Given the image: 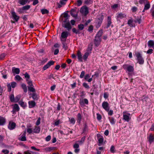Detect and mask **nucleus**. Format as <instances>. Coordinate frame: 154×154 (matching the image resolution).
<instances>
[{
    "label": "nucleus",
    "instance_id": "obj_1",
    "mask_svg": "<svg viewBox=\"0 0 154 154\" xmlns=\"http://www.w3.org/2000/svg\"><path fill=\"white\" fill-rule=\"evenodd\" d=\"M122 67L124 69L126 70L129 72L128 74L129 75L133 72L134 70L133 66L127 64L123 65Z\"/></svg>",
    "mask_w": 154,
    "mask_h": 154
},
{
    "label": "nucleus",
    "instance_id": "obj_2",
    "mask_svg": "<svg viewBox=\"0 0 154 154\" xmlns=\"http://www.w3.org/2000/svg\"><path fill=\"white\" fill-rule=\"evenodd\" d=\"M135 55L137 57V63L140 64H143L144 63V60L142 57V55L139 52H136Z\"/></svg>",
    "mask_w": 154,
    "mask_h": 154
},
{
    "label": "nucleus",
    "instance_id": "obj_3",
    "mask_svg": "<svg viewBox=\"0 0 154 154\" xmlns=\"http://www.w3.org/2000/svg\"><path fill=\"white\" fill-rule=\"evenodd\" d=\"M80 11L82 15L86 16L89 13L88 8L85 5L82 7Z\"/></svg>",
    "mask_w": 154,
    "mask_h": 154
},
{
    "label": "nucleus",
    "instance_id": "obj_4",
    "mask_svg": "<svg viewBox=\"0 0 154 154\" xmlns=\"http://www.w3.org/2000/svg\"><path fill=\"white\" fill-rule=\"evenodd\" d=\"M11 13L12 19L14 20V21H12L11 22L14 23L15 22H18L19 19V17L17 15L16 13L14 12V10L11 11Z\"/></svg>",
    "mask_w": 154,
    "mask_h": 154
},
{
    "label": "nucleus",
    "instance_id": "obj_5",
    "mask_svg": "<svg viewBox=\"0 0 154 154\" xmlns=\"http://www.w3.org/2000/svg\"><path fill=\"white\" fill-rule=\"evenodd\" d=\"M130 114L129 113H127L126 112H123V119L127 122H128L130 120Z\"/></svg>",
    "mask_w": 154,
    "mask_h": 154
},
{
    "label": "nucleus",
    "instance_id": "obj_6",
    "mask_svg": "<svg viewBox=\"0 0 154 154\" xmlns=\"http://www.w3.org/2000/svg\"><path fill=\"white\" fill-rule=\"evenodd\" d=\"M101 38L95 36V39L94 40V42L95 46L96 47L98 46L101 43Z\"/></svg>",
    "mask_w": 154,
    "mask_h": 154
},
{
    "label": "nucleus",
    "instance_id": "obj_7",
    "mask_svg": "<svg viewBox=\"0 0 154 154\" xmlns=\"http://www.w3.org/2000/svg\"><path fill=\"white\" fill-rule=\"evenodd\" d=\"M109 104L107 102L104 101L102 103V106L103 108L106 111H109Z\"/></svg>",
    "mask_w": 154,
    "mask_h": 154
},
{
    "label": "nucleus",
    "instance_id": "obj_8",
    "mask_svg": "<svg viewBox=\"0 0 154 154\" xmlns=\"http://www.w3.org/2000/svg\"><path fill=\"white\" fill-rule=\"evenodd\" d=\"M16 125V124L15 122L12 121H10L9 122L8 128L9 130H12L15 128Z\"/></svg>",
    "mask_w": 154,
    "mask_h": 154
},
{
    "label": "nucleus",
    "instance_id": "obj_9",
    "mask_svg": "<svg viewBox=\"0 0 154 154\" xmlns=\"http://www.w3.org/2000/svg\"><path fill=\"white\" fill-rule=\"evenodd\" d=\"M69 33L66 31L63 32L61 33V40L63 41V39L66 40V39Z\"/></svg>",
    "mask_w": 154,
    "mask_h": 154
},
{
    "label": "nucleus",
    "instance_id": "obj_10",
    "mask_svg": "<svg viewBox=\"0 0 154 154\" xmlns=\"http://www.w3.org/2000/svg\"><path fill=\"white\" fill-rule=\"evenodd\" d=\"M88 101L87 99L85 98L83 100H80L79 104L82 106H84L85 104L88 105Z\"/></svg>",
    "mask_w": 154,
    "mask_h": 154
},
{
    "label": "nucleus",
    "instance_id": "obj_11",
    "mask_svg": "<svg viewBox=\"0 0 154 154\" xmlns=\"http://www.w3.org/2000/svg\"><path fill=\"white\" fill-rule=\"evenodd\" d=\"M82 115L80 113H78L77 115V121L79 124H80L82 118Z\"/></svg>",
    "mask_w": 154,
    "mask_h": 154
},
{
    "label": "nucleus",
    "instance_id": "obj_12",
    "mask_svg": "<svg viewBox=\"0 0 154 154\" xmlns=\"http://www.w3.org/2000/svg\"><path fill=\"white\" fill-rule=\"evenodd\" d=\"M26 131H24L22 135L18 139L23 141H26Z\"/></svg>",
    "mask_w": 154,
    "mask_h": 154
},
{
    "label": "nucleus",
    "instance_id": "obj_13",
    "mask_svg": "<svg viewBox=\"0 0 154 154\" xmlns=\"http://www.w3.org/2000/svg\"><path fill=\"white\" fill-rule=\"evenodd\" d=\"M97 137L98 138L99 143L100 144L102 143L103 141V137L99 134H98L97 135Z\"/></svg>",
    "mask_w": 154,
    "mask_h": 154
},
{
    "label": "nucleus",
    "instance_id": "obj_14",
    "mask_svg": "<svg viewBox=\"0 0 154 154\" xmlns=\"http://www.w3.org/2000/svg\"><path fill=\"white\" fill-rule=\"evenodd\" d=\"M29 107L31 108L34 107L36 105V103L34 101L32 100L28 102Z\"/></svg>",
    "mask_w": 154,
    "mask_h": 154
},
{
    "label": "nucleus",
    "instance_id": "obj_15",
    "mask_svg": "<svg viewBox=\"0 0 154 154\" xmlns=\"http://www.w3.org/2000/svg\"><path fill=\"white\" fill-rule=\"evenodd\" d=\"M6 122V119L5 118L0 116V125H3Z\"/></svg>",
    "mask_w": 154,
    "mask_h": 154
},
{
    "label": "nucleus",
    "instance_id": "obj_16",
    "mask_svg": "<svg viewBox=\"0 0 154 154\" xmlns=\"http://www.w3.org/2000/svg\"><path fill=\"white\" fill-rule=\"evenodd\" d=\"M148 141L150 144L152 143L154 140V136L152 134H149L148 138Z\"/></svg>",
    "mask_w": 154,
    "mask_h": 154
},
{
    "label": "nucleus",
    "instance_id": "obj_17",
    "mask_svg": "<svg viewBox=\"0 0 154 154\" xmlns=\"http://www.w3.org/2000/svg\"><path fill=\"white\" fill-rule=\"evenodd\" d=\"M125 15L122 13H118L117 17V19H122L125 17Z\"/></svg>",
    "mask_w": 154,
    "mask_h": 154
},
{
    "label": "nucleus",
    "instance_id": "obj_18",
    "mask_svg": "<svg viewBox=\"0 0 154 154\" xmlns=\"http://www.w3.org/2000/svg\"><path fill=\"white\" fill-rule=\"evenodd\" d=\"M12 71L13 73H15L16 74H18L20 73V70L19 68L13 67L12 68Z\"/></svg>",
    "mask_w": 154,
    "mask_h": 154
},
{
    "label": "nucleus",
    "instance_id": "obj_19",
    "mask_svg": "<svg viewBox=\"0 0 154 154\" xmlns=\"http://www.w3.org/2000/svg\"><path fill=\"white\" fill-rule=\"evenodd\" d=\"M19 104L23 109H25L27 106V103L22 101H20L18 102Z\"/></svg>",
    "mask_w": 154,
    "mask_h": 154
},
{
    "label": "nucleus",
    "instance_id": "obj_20",
    "mask_svg": "<svg viewBox=\"0 0 154 154\" xmlns=\"http://www.w3.org/2000/svg\"><path fill=\"white\" fill-rule=\"evenodd\" d=\"M29 0H18V3L21 5H24L29 3Z\"/></svg>",
    "mask_w": 154,
    "mask_h": 154
},
{
    "label": "nucleus",
    "instance_id": "obj_21",
    "mask_svg": "<svg viewBox=\"0 0 154 154\" xmlns=\"http://www.w3.org/2000/svg\"><path fill=\"white\" fill-rule=\"evenodd\" d=\"M65 28H67L68 30H70L72 28L69 22H68L65 23L64 26Z\"/></svg>",
    "mask_w": 154,
    "mask_h": 154
},
{
    "label": "nucleus",
    "instance_id": "obj_22",
    "mask_svg": "<svg viewBox=\"0 0 154 154\" xmlns=\"http://www.w3.org/2000/svg\"><path fill=\"white\" fill-rule=\"evenodd\" d=\"M76 10L75 9H72L70 11V14L72 16L74 17H77V14H75V13L76 12Z\"/></svg>",
    "mask_w": 154,
    "mask_h": 154
},
{
    "label": "nucleus",
    "instance_id": "obj_23",
    "mask_svg": "<svg viewBox=\"0 0 154 154\" xmlns=\"http://www.w3.org/2000/svg\"><path fill=\"white\" fill-rule=\"evenodd\" d=\"M35 128L33 130V133H39L40 131V128L38 126H35Z\"/></svg>",
    "mask_w": 154,
    "mask_h": 154
},
{
    "label": "nucleus",
    "instance_id": "obj_24",
    "mask_svg": "<svg viewBox=\"0 0 154 154\" xmlns=\"http://www.w3.org/2000/svg\"><path fill=\"white\" fill-rule=\"evenodd\" d=\"M111 23V17L110 16H108L107 17V24L106 26L107 28H109L110 26Z\"/></svg>",
    "mask_w": 154,
    "mask_h": 154
},
{
    "label": "nucleus",
    "instance_id": "obj_25",
    "mask_svg": "<svg viewBox=\"0 0 154 154\" xmlns=\"http://www.w3.org/2000/svg\"><path fill=\"white\" fill-rule=\"evenodd\" d=\"M88 130V126L86 123H85L84 125V128L83 129L82 133H85L87 132Z\"/></svg>",
    "mask_w": 154,
    "mask_h": 154
},
{
    "label": "nucleus",
    "instance_id": "obj_26",
    "mask_svg": "<svg viewBox=\"0 0 154 154\" xmlns=\"http://www.w3.org/2000/svg\"><path fill=\"white\" fill-rule=\"evenodd\" d=\"M66 40L64 39V40H63V41L62 42V44L63 45V48L65 50H66L68 48L67 45L66 43Z\"/></svg>",
    "mask_w": 154,
    "mask_h": 154
},
{
    "label": "nucleus",
    "instance_id": "obj_27",
    "mask_svg": "<svg viewBox=\"0 0 154 154\" xmlns=\"http://www.w3.org/2000/svg\"><path fill=\"white\" fill-rule=\"evenodd\" d=\"M77 56L79 60L80 61H82V56L81 54V52H80V51H79L78 52L77 54Z\"/></svg>",
    "mask_w": 154,
    "mask_h": 154
},
{
    "label": "nucleus",
    "instance_id": "obj_28",
    "mask_svg": "<svg viewBox=\"0 0 154 154\" xmlns=\"http://www.w3.org/2000/svg\"><path fill=\"white\" fill-rule=\"evenodd\" d=\"M103 33V30H99L97 32V33L96 34V36H95L99 37V38H101V37Z\"/></svg>",
    "mask_w": 154,
    "mask_h": 154
},
{
    "label": "nucleus",
    "instance_id": "obj_29",
    "mask_svg": "<svg viewBox=\"0 0 154 154\" xmlns=\"http://www.w3.org/2000/svg\"><path fill=\"white\" fill-rule=\"evenodd\" d=\"M154 45V42L153 40H149L148 42V45L150 48H151Z\"/></svg>",
    "mask_w": 154,
    "mask_h": 154
},
{
    "label": "nucleus",
    "instance_id": "obj_30",
    "mask_svg": "<svg viewBox=\"0 0 154 154\" xmlns=\"http://www.w3.org/2000/svg\"><path fill=\"white\" fill-rule=\"evenodd\" d=\"M108 119H109V120L110 122V123L112 124V125H114L115 124V122H115V119L113 117H109L108 118Z\"/></svg>",
    "mask_w": 154,
    "mask_h": 154
},
{
    "label": "nucleus",
    "instance_id": "obj_31",
    "mask_svg": "<svg viewBox=\"0 0 154 154\" xmlns=\"http://www.w3.org/2000/svg\"><path fill=\"white\" fill-rule=\"evenodd\" d=\"M13 109H14L17 112L19 111L20 109L18 105L16 103L14 104L13 106Z\"/></svg>",
    "mask_w": 154,
    "mask_h": 154
},
{
    "label": "nucleus",
    "instance_id": "obj_32",
    "mask_svg": "<svg viewBox=\"0 0 154 154\" xmlns=\"http://www.w3.org/2000/svg\"><path fill=\"white\" fill-rule=\"evenodd\" d=\"M150 6V4L149 2H146V4L144 6V10H147L148 9H149V8Z\"/></svg>",
    "mask_w": 154,
    "mask_h": 154
},
{
    "label": "nucleus",
    "instance_id": "obj_33",
    "mask_svg": "<svg viewBox=\"0 0 154 154\" xmlns=\"http://www.w3.org/2000/svg\"><path fill=\"white\" fill-rule=\"evenodd\" d=\"M21 87L23 90L24 92L26 93L27 91V88L26 85L24 84H23L21 85Z\"/></svg>",
    "mask_w": 154,
    "mask_h": 154
},
{
    "label": "nucleus",
    "instance_id": "obj_34",
    "mask_svg": "<svg viewBox=\"0 0 154 154\" xmlns=\"http://www.w3.org/2000/svg\"><path fill=\"white\" fill-rule=\"evenodd\" d=\"M9 98L11 102H14L15 97L13 94H11L9 96Z\"/></svg>",
    "mask_w": 154,
    "mask_h": 154
},
{
    "label": "nucleus",
    "instance_id": "obj_35",
    "mask_svg": "<svg viewBox=\"0 0 154 154\" xmlns=\"http://www.w3.org/2000/svg\"><path fill=\"white\" fill-rule=\"evenodd\" d=\"M24 11H27L30 8V6L29 5H27L22 7Z\"/></svg>",
    "mask_w": 154,
    "mask_h": 154
},
{
    "label": "nucleus",
    "instance_id": "obj_36",
    "mask_svg": "<svg viewBox=\"0 0 154 154\" xmlns=\"http://www.w3.org/2000/svg\"><path fill=\"white\" fill-rule=\"evenodd\" d=\"M24 75L26 79V81H28L30 78V75L27 72H26L25 74H24Z\"/></svg>",
    "mask_w": 154,
    "mask_h": 154
},
{
    "label": "nucleus",
    "instance_id": "obj_37",
    "mask_svg": "<svg viewBox=\"0 0 154 154\" xmlns=\"http://www.w3.org/2000/svg\"><path fill=\"white\" fill-rule=\"evenodd\" d=\"M89 55L88 52H86L83 56V58L85 60H86Z\"/></svg>",
    "mask_w": 154,
    "mask_h": 154
},
{
    "label": "nucleus",
    "instance_id": "obj_38",
    "mask_svg": "<svg viewBox=\"0 0 154 154\" xmlns=\"http://www.w3.org/2000/svg\"><path fill=\"white\" fill-rule=\"evenodd\" d=\"M17 11L19 14H23L24 13V11L23 9L22 8H18Z\"/></svg>",
    "mask_w": 154,
    "mask_h": 154
},
{
    "label": "nucleus",
    "instance_id": "obj_39",
    "mask_svg": "<svg viewBox=\"0 0 154 154\" xmlns=\"http://www.w3.org/2000/svg\"><path fill=\"white\" fill-rule=\"evenodd\" d=\"M41 12L42 14H44L48 13V10L46 9H43L41 10Z\"/></svg>",
    "mask_w": 154,
    "mask_h": 154
},
{
    "label": "nucleus",
    "instance_id": "obj_40",
    "mask_svg": "<svg viewBox=\"0 0 154 154\" xmlns=\"http://www.w3.org/2000/svg\"><path fill=\"white\" fill-rule=\"evenodd\" d=\"M133 22V20L132 19L129 20H128V24L131 27L133 26L132 24Z\"/></svg>",
    "mask_w": 154,
    "mask_h": 154
},
{
    "label": "nucleus",
    "instance_id": "obj_41",
    "mask_svg": "<svg viewBox=\"0 0 154 154\" xmlns=\"http://www.w3.org/2000/svg\"><path fill=\"white\" fill-rule=\"evenodd\" d=\"M32 86H31L29 87H28V88L29 91H31L32 92H35V90L34 88L33 87H32Z\"/></svg>",
    "mask_w": 154,
    "mask_h": 154
},
{
    "label": "nucleus",
    "instance_id": "obj_42",
    "mask_svg": "<svg viewBox=\"0 0 154 154\" xmlns=\"http://www.w3.org/2000/svg\"><path fill=\"white\" fill-rule=\"evenodd\" d=\"M69 121L70 123L72 124L73 125H74L75 122V121L74 119V118H72L70 119L69 118Z\"/></svg>",
    "mask_w": 154,
    "mask_h": 154
},
{
    "label": "nucleus",
    "instance_id": "obj_43",
    "mask_svg": "<svg viewBox=\"0 0 154 154\" xmlns=\"http://www.w3.org/2000/svg\"><path fill=\"white\" fill-rule=\"evenodd\" d=\"M20 96L19 95H18L16 96L15 97V101L14 102L17 103L18 102L19 100L20 99Z\"/></svg>",
    "mask_w": 154,
    "mask_h": 154
},
{
    "label": "nucleus",
    "instance_id": "obj_44",
    "mask_svg": "<svg viewBox=\"0 0 154 154\" xmlns=\"http://www.w3.org/2000/svg\"><path fill=\"white\" fill-rule=\"evenodd\" d=\"M104 18V16L103 15H100L98 17V20L101 21L102 22Z\"/></svg>",
    "mask_w": 154,
    "mask_h": 154
},
{
    "label": "nucleus",
    "instance_id": "obj_45",
    "mask_svg": "<svg viewBox=\"0 0 154 154\" xmlns=\"http://www.w3.org/2000/svg\"><path fill=\"white\" fill-rule=\"evenodd\" d=\"M92 2L91 0H85L84 3L85 4L88 5L91 4Z\"/></svg>",
    "mask_w": 154,
    "mask_h": 154
},
{
    "label": "nucleus",
    "instance_id": "obj_46",
    "mask_svg": "<svg viewBox=\"0 0 154 154\" xmlns=\"http://www.w3.org/2000/svg\"><path fill=\"white\" fill-rule=\"evenodd\" d=\"M32 98L33 99L35 100H37L38 99V97L37 94L35 93H33L32 94Z\"/></svg>",
    "mask_w": 154,
    "mask_h": 154
},
{
    "label": "nucleus",
    "instance_id": "obj_47",
    "mask_svg": "<svg viewBox=\"0 0 154 154\" xmlns=\"http://www.w3.org/2000/svg\"><path fill=\"white\" fill-rule=\"evenodd\" d=\"M7 86L8 88V91L10 92L11 91V86L10 83L7 84Z\"/></svg>",
    "mask_w": 154,
    "mask_h": 154
},
{
    "label": "nucleus",
    "instance_id": "obj_48",
    "mask_svg": "<svg viewBox=\"0 0 154 154\" xmlns=\"http://www.w3.org/2000/svg\"><path fill=\"white\" fill-rule=\"evenodd\" d=\"M63 23H65L68 22H69V18H63L62 19Z\"/></svg>",
    "mask_w": 154,
    "mask_h": 154
},
{
    "label": "nucleus",
    "instance_id": "obj_49",
    "mask_svg": "<svg viewBox=\"0 0 154 154\" xmlns=\"http://www.w3.org/2000/svg\"><path fill=\"white\" fill-rule=\"evenodd\" d=\"M83 86L84 88L87 89H88L90 88L89 86L88 85V84L87 83L85 82L83 83Z\"/></svg>",
    "mask_w": 154,
    "mask_h": 154
},
{
    "label": "nucleus",
    "instance_id": "obj_50",
    "mask_svg": "<svg viewBox=\"0 0 154 154\" xmlns=\"http://www.w3.org/2000/svg\"><path fill=\"white\" fill-rule=\"evenodd\" d=\"M97 119L98 121H100L102 119L101 116L99 113H97Z\"/></svg>",
    "mask_w": 154,
    "mask_h": 154
},
{
    "label": "nucleus",
    "instance_id": "obj_51",
    "mask_svg": "<svg viewBox=\"0 0 154 154\" xmlns=\"http://www.w3.org/2000/svg\"><path fill=\"white\" fill-rule=\"evenodd\" d=\"M78 27L79 29L82 30L84 28V26L82 24H80L78 25Z\"/></svg>",
    "mask_w": 154,
    "mask_h": 154
},
{
    "label": "nucleus",
    "instance_id": "obj_52",
    "mask_svg": "<svg viewBox=\"0 0 154 154\" xmlns=\"http://www.w3.org/2000/svg\"><path fill=\"white\" fill-rule=\"evenodd\" d=\"M27 131L29 134H30L33 133V130L32 128H28L27 129Z\"/></svg>",
    "mask_w": 154,
    "mask_h": 154
},
{
    "label": "nucleus",
    "instance_id": "obj_53",
    "mask_svg": "<svg viewBox=\"0 0 154 154\" xmlns=\"http://www.w3.org/2000/svg\"><path fill=\"white\" fill-rule=\"evenodd\" d=\"M38 52L42 54L45 52L44 50L42 48H39L37 49Z\"/></svg>",
    "mask_w": 154,
    "mask_h": 154
},
{
    "label": "nucleus",
    "instance_id": "obj_54",
    "mask_svg": "<svg viewBox=\"0 0 154 154\" xmlns=\"http://www.w3.org/2000/svg\"><path fill=\"white\" fill-rule=\"evenodd\" d=\"M133 12H136L137 10V8L135 6L132 7L131 9Z\"/></svg>",
    "mask_w": 154,
    "mask_h": 154
},
{
    "label": "nucleus",
    "instance_id": "obj_55",
    "mask_svg": "<svg viewBox=\"0 0 154 154\" xmlns=\"http://www.w3.org/2000/svg\"><path fill=\"white\" fill-rule=\"evenodd\" d=\"M94 28V27L92 25H90L88 29V31L89 32H91L92 31Z\"/></svg>",
    "mask_w": 154,
    "mask_h": 154
},
{
    "label": "nucleus",
    "instance_id": "obj_56",
    "mask_svg": "<svg viewBox=\"0 0 154 154\" xmlns=\"http://www.w3.org/2000/svg\"><path fill=\"white\" fill-rule=\"evenodd\" d=\"M92 45H89L88 46V47L87 50V52L90 51L91 52V51L92 50Z\"/></svg>",
    "mask_w": 154,
    "mask_h": 154
},
{
    "label": "nucleus",
    "instance_id": "obj_57",
    "mask_svg": "<svg viewBox=\"0 0 154 154\" xmlns=\"http://www.w3.org/2000/svg\"><path fill=\"white\" fill-rule=\"evenodd\" d=\"M72 31L76 34H78L79 33V30H77L75 28H73L72 29Z\"/></svg>",
    "mask_w": 154,
    "mask_h": 154
},
{
    "label": "nucleus",
    "instance_id": "obj_58",
    "mask_svg": "<svg viewBox=\"0 0 154 154\" xmlns=\"http://www.w3.org/2000/svg\"><path fill=\"white\" fill-rule=\"evenodd\" d=\"M17 83L15 82H12L11 83V86L13 88H14L16 85Z\"/></svg>",
    "mask_w": 154,
    "mask_h": 154
},
{
    "label": "nucleus",
    "instance_id": "obj_59",
    "mask_svg": "<svg viewBox=\"0 0 154 154\" xmlns=\"http://www.w3.org/2000/svg\"><path fill=\"white\" fill-rule=\"evenodd\" d=\"M41 118L40 117H39L36 122V125L38 126V125L40 123Z\"/></svg>",
    "mask_w": 154,
    "mask_h": 154
},
{
    "label": "nucleus",
    "instance_id": "obj_60",
    "mask_svg": "<svg viewBox=\"0 0 154 154\" xmlns=\"http://www.w3.org/2000/svg\"><path fill=\"white\" fill-rule=\"evenodd\" d=\"M85 73V72L84 71H82L80 76V78H83L84 77Z\"/></svg>",
    "mask_w": 154,
    "mask_h": 154
},
{
    "label": "nucleus",
    "instance_id": "obj_61",
    "mask_svg": "<svg viewBox=\"0 0 154 154\" xmlns=\"http://www.w3.org/2000/svg\"><path fill=\"white\" fill-rule=\"evenodd\" d=\"M148 98L147 97H144L143 98H142V100L143 102H147V101L148 100Z\"/></svg>",
    "mask_w": 154,
    "mask_h": 154
},
{
    "label": "nucleus",
    "instance_id": "obj_62",
    "mask_svg": "<svg viewBox=\"0 0 154 154\" xmlns=\"http://www.w3.org/2000/svg\"><path fill=\"white\" fill-rule=\"evenodd\" d=\"M78 6H79L82 4V2L81 0H78L77 1Z\"/></svg>",
    "mask_w": 154,
    "mask_h": 154
},
{
    "label": "nucleus",
    "instance_id": "obj_63",
    "mask_svg": "<svg viewBox=\"0 0 154 154\" xmlns=\"http://www.w3.org/2000/svg\"><path fill=\"white\" fill-rule=\"evenodd\" d=\"M2 152L5 154H8L9 152V151L7 149H3Z\"/></svg>",
    "mask_w": 154,
    "mask_h": 154
},
{
    "label": "nucleus",
    "instance_id": "obj_64",
    "mask_svg": "<svg viewBox=\"0 0 154 154\" xmlns=\"http://www.w3.org/2000/svg\"><path fill=\"white\" fill-rule=\"evenodd\" d=\"M32 151L29 150L25 151L23 152V154H32Z\"/></svg>",
    "mask_w": 154,
    "mask_h": 154
}]
</instances>
